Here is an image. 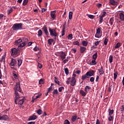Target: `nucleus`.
<instances>
[{
	"label": "nucleus",
	"instance_id": "nucleus-1",
	"mask_svg": "<svg viewBox=\"0 0 124 124\" xmlns=\"http://www.w3.org/2000/svg\"><path fill=\"white\" fill-rule=\"evenodd\" d=\"M28 42H29V40H28V39H25L24 41H23L22 39H19L15 41V45H16V46H17L18 48H19L20 50H22L23 47H25V46L27 45Z\"/></svg>",
	"mask_w": 124,
	"mask_h": 124
},
{
	"label": "nucleus",
	"instance_id": "nucleus-2",
	"mask_svg": "<svg viewBox=\"0 0 124 124\" xmlns=\"http://www.w3.org/2000/svg\"><path fill=\"white\" fill-rule=\"evenodd\" d=\"M12 29L13 31H21V30H23V23H15L14 24L12 27Z\"/></svg>",
	"mask_w": 124,
	"mask_h": 124
},
{
	"label": "nucleus",
	"instance_id": "nucleus-3",
	"mask_svg": "<svg viewBox=\"0 0 124 124\" xmlns=\"http://www.w3.org/2000/svg\"><path fill=\"white\" fill-rule=\"evenodd\" d=\"M11 55L14 57H17L20 55V48L18 47L17 49L16 48H13L11 49Z\"/></svg>",
	"mask_w": 124,
	"mask_h": 124
},
{
	"label": "nucleus",
	"instance_id": "nucleus-4",
	"mask_svg": "<svg viewBox=\"0 0 124 124\" xmlns=\"http://www.w3.org/2000/svg\"><path fill=\"white\" fill-rule=\"evenodd\" d=\"M66 83L67 84V85H69L70 83L71 86L74 87V86L76 85V79L75 78H69L67 79Z\"/></svg>",
	"mask_w": 124,
	"mask_h": 124
},
{
	"label": "nucleus",
	"instance_id": "nucleus-5",
	"mask_svg": "<svg viewBox=\"0 0 124 124\" xmlns=\"http://www.w3.org/2000/svg\"><path fill=\"white\" fill-rule=\"evenodd\" d=\"M93 74H94V71L93 70L89 71L84 76H82V78H89V77L93 76Z\"/></svg>",
	"mask_w": 124,
	"mask_h": 124
},
{
	"label": "nucleus",
	"instance_id": "nucleus-6",
	"mask_svg": "<svg viewBox=\"0 0 124 124\" xmlns=\"http://www.w3.org/2000/svg\"><path fill=\"white\" fill-rule=\"evenodd\" d=\"M48 29L51 36H54V37H57V36H58V33L56 32L55 29H51L50 28H49Z\"/></svg>",
	"mask_w": 124,
	"mask_h": 124
},
{
	"label": "nucleus",
	"instance_id": "nucleus-7",
	"mask_svg": "<svg viewBox=\"0 0 124 124\" xmlns=\"http://www.w3.org/2000/svg\"><path fill=\"white\" fill-rule=\"evenodd\" d=\"M15 92H19V93H22V89H21V87L20 86V82H18L16 84V85L15 87Z\"/></svg>",
	"mask_w": 124,
	"mask_h": 124
},
{
	"label": "nucleus",
	"instance_id": "nucleus-8",
	"mask_svg": "<svg viewBox=\"0 0 124 124\" xmlns=\"http://www.w3.org/2000/svg\"><path fill=\"white\" fill-rule=\"evenodd\" d=\"M15 102L16 104H17V100L19 99L20 98V95H19V93H18V91H15Z\"/></svg>",
	"mask_w": 124,
	"mask_h": 124
},
{
	"label": "nucleus",
	"instance_id": "nucleus-9",
	"mask_svg": "<svg viewBox=\"0 0 124 124\" xmlns=\"http://www.w3.org/2000/svg\"><path fill=\"white\" fill-rule=\"evenodd\" d=\"M42 30L44 31L45 34L46 36L49 35V32H48V29H47V27L46 25H44V26L42 28Z\"/></svg>",
	"mask_w": 124,
	"mask_h": 124
},
{
	"label": "nucleus",
	"instance_id": "nucleus-10",
	"mask_svg": "<svg viewBox=\"0 0 124 124\" xmlns=\"http://www.w3.org/2000/svg\"><path fill=\"white\" fill-rule=\"evenodd\" d=\"M50 16L53 20L56 19V10L50 12Z\"/></svg>",
	"mask_w": 124,
	"mask_h": 124
},
{
	"label": "nucleus",
	"instance_id": "nucleus-11",
	"mask_svg": "<svg viewBox=\"0 0 124 124\" xmlns=\"http://www.w3.org/2000/svg\"><path fill=\"white\" fill-rule=\"evenodd\" d=\"M16 63H17V60L12 58L11 60V62L10 63V65L11 66H14L15 64H16Z\"/></svg>",
	"mask_w": 124,
	"mask_h": 124
},
{
	"label": "nucleus",
	"instance_id": "nucleus-12",
	"mask_svg": "<svg viewBox=\"0 0 124 124\" xmlns=\"http://www.w3.org/2000/svg\"><path fill=\"white\" fill-rule=\"evenodd\" d=\"M66 57V54L64 52H62L60 55V58H61L62 61H63Z\"/></svg>",
	"mask_w": 124,
	"mask_h": 124
},
{
	"label": "nucleus",
	"instance_id": "nucleus-13",
	"mask_svg": "<svg viewBox=\"0 0 124 124\" xmlns=\"http://www.w3.org/2000/svg\"><path fill=\"white\" fill-rule=\"evenodd\" d=\"M8 119V116H7V115H4L2 116L0 115V120L7 121Z\"/></svg>",
	"mask_w": 124,
	"mask_h": 124
},
{
	"label": "nucleus",
	"instance_id": "nucleus-14",
	"mask_svg": "<svg viewBox=\"0 0 124 124\" xmlns=\"http://www.w3.org/2000/svg\"><path fill=\"white\" fill-rule=\"evenodd\" d=\"M36 119H37V116H36V115H35L34 114L32 116L29 117L28 121H32V120H36Z\"/></svg>",
	"mask_w": 124,
	"mask_h": 124
},
{
	"label": "nucleus",
	"instance_id": "nucleus-15",
	"mask_svg": "<svg viewBox=\"0 0 124 124\" xmlns=\"http://www.w3.org/2000/svg\"><path fill=\"white\" fill-rule=\"evenodd\" d=\"M65 25H66V22H65L63 25V29L62 31V35L63 36L65 34Z\"/></svg>",
	"mask_w": 124,
	"mask_h": 124
},
{
	"label": "nucleus",
	"instance_id": "nucleus-16",
	"mask_svg": "<svg viewBox=\"0 0 124 124\" xmlns=\"http://www.w3.org/2000/svg\"><path fill=\"white\" fill-rule=\"evenodd\" d=\"M87 48L85 46H80V51L81 54H83L84 52H86Z\"/></svg>",
	"mask_w": 124,
	"mask_h": 124
},
{
	"label": "nucleus",
	"instance_id": "nucleus-17",
	"mask_svg": "<svg viewBox=\"0 0 124 124\" xmlns=\"http://www.w3.org/2000/svg\"><path fill=\"white\" fill-rule=\"evenodd\" d=\"M92 89V87H90L89 85L86 86L85 87V92L86 93H88L90 91V90Z\"/></svg>",
	"mask_w": 124,
	"mask_h": 124
},
{
	"label": "nucleus",
	"instance_id": "nucleus-18",
	"mask_svg": "<svg viewBox=\"0 0 124 124\" xmlns=\"http://www.w3.org/2000/svg\"><path fill=\"white\" fill-rule=\"evenodd\" d=\"M109 3H110L111 5H117L118 4V2L114 0H109Z\"/></svg>",
	"mask_w": 124,
	"mask_h": 124
},
{
	"label": "nucleus",
	"instance_id": "nucleus-19",
	"mask_svg": "<svg viewBox=\"0 0 124 124\" xmlns=\"http://www.w3.org/2000/svg\"><path fill=\"white\" fill-rule=\"evenodd\" d=\"M23 63V60L21 59H18L17 60V65L18 67H20Z\"/></svg>",
	"mask_w": 124,
	"mask_h": 124
},
{
	"label": "nucleus",
	"instance_id": "nucleus-20",
	"mask_svg": "<svg viewBox=\"0 0 124 124\" xmlns=\"http://www.w3.org/2000/svg\"><path fill=\"white\" fill-rule=\"evenodd\" d=\"M119 16L120 20L124 21V14L123 13H120Z\"/></svg>",
	"mask_w": 124,
	"mask_h": 124
},
{
	"label": "nucleus",
	"instance_id": "nucleus-21",
	"mask_svg": "<svg viewBox=\"0 0 124 124\" xmlns=\"http://www.w3.org/2000/svg\"><path fill=\"white\" fill-rule=\"evenodd\" d=\"M96 61L95 59H93L92 61V63L90 62L88 64H90V65H95L96 64V63L95 62Z\"/></svg>",
	"mask_w": 124,
	"mask_h": 124
},
{
	"label": "nucleus",
	"instance_id": "nucleus-22",
	"mask_svg": "<svg viewBox=\"0 0 124 124\" xmlns=\"http://www.w3.org/2000/svg\"><path fill=\"white\" fill-rule=\"evenodd\" d=\"M77 120V115H74L72 117L71 121L73 122V123H74V122H76V121Z\"/></svg>",
	"mask_w": 124,
	"mask_h": 124
},
{
	"label": "nucleus",
	"instance_id": "nucleus-23",
	"mask_svg": "<svg viewBox=\"0 0 124 124\" xmlns=\"http://www.w3.org/2000/svg\"><path fill=\"white\" fill-rule=\"evenodd\" d=\"M79 93L81 94V95L82 96H86V94H87V93L85 92L83 90H80L79 91Z\"/></svg>",
	"mask_w": 124,
	"mask_h": 124
},
{
	"label": "nucleus",
	"instance_id": "nucleus-24",
	"mask_svg": "<svg viewBox=\"0 0 124 124\" xmlns=\"http://www.w3.org/2000/svg\"><path fill=\"white\" fill-rule=\"evenodd\" d=\"M73 17V12H70L69 13V20H72V18Z\"/></svg>",
	"mask_w": 124,
	"mask_h": 124
},
{
	"label": "nucleus",
	"instance_id": "nucleus-25",
	"mask_svg": "<svg viewBox=\"0 0 124 124\" xmlns=\"http://www.w3.org/2000/svg\"><path fill=\"white\" fill-rule=\"evenodd\" d=\"M53 42H54V40L52 38L49 39L47 41V43L49 45H52V43H53Z\"/></svg>",
	"mask_w": 124,
	"mask_h": 124
},
{
	"label": "nucleus",
	"instance_id": "nucleus-26",
	"mask_svg": "<svg viewBox=\"0 0 124 124\" xmlns=\"http://www.w3.org/2000/svg\"><path fill=\"white\" fill-rule=\"evenodd\" d=\"M114 114V109H108V116H112V114Z\"/></svg>",
	"mask_w": 124,
	"mask_h": 124
},
{
	"label": "nucleus",
	"instance_id": "nucleus-27",
	"mask_svg": "<svg viewBox=\"0 0 124 124\" xmlns=\"http://www.w3.org/2000/svg\"><path fill=\"white\" fill-rule=\"evenodd\" d=\"M109 23L110 24V26H112L114 24V17H111L109 21Z\"/></svg>",
	"mask_w": 124,
	"mask_h": 124
},
{
	"label": "nucleus",
	"instance_id": "nucleus-28",
	"mask_svg": "<svg viewBox=\"0 0 124 124\" xmlns=\"http://www.w3.org/2000/svg\"><path fill=\"white\" fill-rule=\"evenodd\" d=\"M88 41H82V44L83 46H88Z\"/></svg>",
	"mask_w": 124,
	"mask_h": 124
},
{
	"label": "nucleus",
	"instance_id": "nucleus-29",
	"mask_svg": "<svg viewBox=\"0 0 124 124\" xmlns=\"http://www.w3.org/2000/svg\"><path fill=\"white\" fill-rule=\"evenodd\" d=\"M92 58L93 59V60H96V59H97V52H96L92 56Z\"/></svg>",
	"mask_w": 124,
	"mask_h": 124
},
{
	"label": "nucleus",
	"instance_id": "nucleus-30",
	"mask_svg": "<svg viewBox=\"0 0 124 124\" xmlns=\"http://www.w3.org/2000/svg\"><path fill=\"white\" fill-rule=\"evenodd\" d=\"M43 32H42V30H39L38 31V37H40L42 35Z\"/></svg>",
	"mask_w": 124,
	"mask_h": 124
},
{
	"label": "nucleus",
	"instance_id": "nucleus-31",
	"mask_svg": "<svg viewBox=\"0 0 124 124\" xmlns=\"http://www.w3.org/2000/svg\"><path fill=\"white\" fill-rule=\"evenodd\" d=\"M121 43L118 42L116 44L114 48H115V49H118V48H120V47H121Z\"/></svg>",
	"mask_w": 124,
	"mask_h": 124
},
{
	"label": "nucleus",
	"instance_id": "nucleus-32",
	"mask_svg": "<svg viewBox=\"0 0 124 124\" xmlns=\"http://www.w3.org/2000/svg\"><path fill=\"white\" fill-rule=\"evenodd\" d=\"M99 73H100V74H103L104 73V71H103V67H101L100 69L99 70Z\"/></svg>",
	"mask_w": 124,
	"mask_h": 124
},
{
	"label": "nucleus",
	"instance_id": "nucleus-33",
	"mask_svg": "<svg viewBox=\"0 0 124 124\" xmlns=\"http://www.w3.org/2000/svg\"><path fill=\"white\" fill-rule=\"evenodd\" d=\"M7 12L8 15H10L11 13H12V12H13V9L12 8H11L10 9L8 10Z\"/></svg>",
	"mask_w": 124,
	"mask_h": 124
},
{
	"label": "nucleus",
	"instance_id": "nucleus-34",
	"mask_svg": "<svg viewBox=\"0 0 124 124\" xmlns=\"http://www.w3.org/2000/svg\"><path fill=\"white\" fill-rule=\"evenodd\" d=\"M102 30V28H101V27L98 28L97 30H96V32L97 33H99V34H100V32H101V30Z\"/></svg>",
	"mask_w": 124,
	"mask_h": 124
},
{
	"label": "nucleus",
	"instance_id": "nucleus-35",
	"mask_svg": "<svg viewBox=\"0 0 124 124\" xmlns=\"http://www.w3.org/2000/svg\"><path fill=\"white\" fill-rule=\"evenodd\" d=\"M17 100H19L18 104L19 105H22L23 104V103H24V99H20V100L18 99Z\"/></svg>",
	"mask_w": 124,
	"mask_h": 124
},
{
	"label": "nucleus",
	"instance_id": "nucleus-36",
	"mask_svg": "<svg viewBox=\"0 0 124 124\" xmlns=\"http://www.w3.org/2000/svg\"><path fill=\"white\" fill-rule=\"evenodd\" d=\"M74 45H76L77 46H80V43L78 41H75L73 42Z\"/></svg>",
	"mask_w": 124,
	"mask_h": 124
},
{
	"label": "nucleus",
	"instance_id": "nucleus-37",
	"mask_svg": "<svg viewBox=\"0 0 124 124\" xmlns=\"http://www.w3.org/2000/svg\"><path fill=\"white\" fill-rule=\"evenodd\" d=\"M109 62L110 63L113 62V56L112 55H110L109 57Z\"/></svg>",
	"mask_w": 124,
	"mask_h": 124
},
{
	"label": "nucleus",
	"instance_id": "nucleus-38",
	"mask_svg": "<svg viewBox=\"0 0 124 124\" xmlns=\"http://www.w3.org/2000/svg\"><path fill=\"white\" fill-rule=\"evenodd\" d=\"M28 2H29V0H24L22 3L23 5H27L28 4Z\"/></svg>",
	"mask_w": 124,
	"mask_h": 124
},
{
	"label": "nucleus",
	"instance_id": "nucleus-39",
	"mask_svg": "<svg viewBox=\"0 0 124 124\" xmlns=\"http://www.w3.org/2000/svg\"><path fill=\"white\" fill-rule=\"evenodd\" d=\"M64 71L66 75H68V74H69V70H68V68H65L64 69Z\"/></svg>",
	"mask_w": 124,
	"mask_h": 124
},
{
	"label": "nucleus",
	"instance_id": "nucleus-40",
	"mask_svg": "<svg viewBox=\"0 0 124 124\" xmlns=\"http://www.w3.org/2000/svg\"><path fill=\"white\" fill-rule=\"evenodd\" d=\"M108 41H109V40L107 38H105L104 41V44L105 45H107L108 43Z\"/></svg>",
	"mask_w": 124,
	"mask_h": 124
},
{
	"label": "nucleus",
	"instance_id": "nucleus-41",
	"mask_svg": "<svg viewBox=\"0 0 124 124\" xmlns=\"http://www.w3.org/2000/svg\"><path fill=\"white\" fill-rule=\"evenodd\" d=\"M73 38V35L72 34H70L68 36V39L71 40Z\"/></svg>",
	"mask_w": 124,
	"mask_h": 124
},
{
	"label": "nucleus",
	"instance_id": "nucleus-42",
	"mask_svg": "<svg viewBox=\"0 0 124 124\" xmlns=\"http://www.w3.org/2000/svg\"><path fill=\"white\" fill-rule=\"evenodd\" d=\"M114 120V116H112V115H109L108 117V121L109 122H112Z\"/></svg>",
	"mask_w": 124,
	"mask_h": 124
},
{
	"label": "nucleus",
	"instance_id": "nucleus-43",
	"mask_svg": "<svg viewBox=\"0 0 124 124\" xmlns=\"http://www.w3.org/2000/svg\"><path fill=\"white\" fill-rule=\"evenodd\" d=\"M37 114H38V115H41L42 114V110H41V109H38L37 111Z\"/></svg>",
	"mask_w": 124,
	"mask_h": 124
},
{
	"label": "nucleus",
	"instance_id": "nucleus-44",
	"mask_svg": "<svg viewBox=\"0 0 124 124\" xmlns=\"http://www.w3.org/2000/svg\"><path fill=\"white\" fill-rule=\"evenodd\" d=\"M39 84H40V85L41 84H44V79H43V78L40 79V80L39 81Z\"/></svg>",
	"mask_w": 124,
	"mask_h": 124
},
{
	"label": "nucleus",
	"instance_id": "nucleus-45",
	"mask_svg": "<svg viewBox=\"0 0 124 124\" xmlns=\"http://www.w3.org/2000/svg\"><path fill=\"white\" fill-rule=\"evenodd\" d=\"M54 81H55V83H56L58 85H60V81H59V80H58V78H55L54 79Z\"/></svg>",
	"mask_w": 124,
	"mask_h": 124
},
{
	"label": "nucleus",
	"instance_id": "nucleus-46",
	"mask_svg": "<svg viewBox=\"0 0 124 124\" xmlns=\"http://www.w3.org/2000/svg\"><path fill=\"white\" fill-rule=\"evenodd\" d=\"M31 44H32V42H29V43H27V45L25 46H26V47L31 46Z\"/></svg>",
	"mask_w": 124,
	"mask_h": 124
},
{
	"label": "nucleus",
	"instance_id": "nucleus-47",
	"mask_svg": "<svg viewBox=\"0 0 124 124\" xmlns=\"http://www.w3.org/2000/svg\"><path fill=\"white\" fill-rule=\"evenodd\" d=\"M95 37L97 38H100L101 37V35H99V33H96L95 34Z\"/></svg>",
	"mask_w": 124,
	"mask_h": 124
},
{
	"label": "nucleus",
	"instance_id": "nucleus-48",
	"mask_svg": "<svg viewBox=\"0 0 124 124\" xmlns=\"http://www.w3.org/2000/svg\"><path fill=\"white\" fill-rule=\"evenodd\" d=\"M58 93H59V92H58V90L55 89V90H54L53 91V92L52 93H53V94H58Z\"/></svg>",
	"mask_w": 124,
	"mask_h": 124
},
{
	"label": "nucleus",
	"instance_id": "nucleus-49",
	"mask_svg": "<svg viewBox=\"0 0 124 124\" xmlns=\"http://www.w3.org/2000/svg\"><path fill=\"white\" fill-rule=\"evenodd\" d=\"M121 113L122 114H124V112H124V106L123 105L122 106V107L121 108Z\"/></svg>",
	"mask_w": 124,
	"mask_h": 124
},
{
	"label": "nucleus",
	"instance_id": "nucleus-50",
	"mask_svg": "<svg viewBox=\"0 0 124 124\" xmlns=\"http://www.w3.org/2000/svg\"><path fill=\"white\" fill-rule=\"evenodd\" d=\"M0 62H5V57L4 56L2 57L0 59Z\"/></svg>",
	"mask_w": 124,
	"mask_h": 124
},
{
	"label": "nucleus",
	"instance_id": "nucleus-51",
	"mask_svg": "<svg viewBox=\"0 0 124 124\" xmlns=\"http://www.w3.org/2000/svg\"><path fill=\"white\" fill-rule=\"evenodd\" d=\"M33 50L35 52H36V51H38V50H39V47H37V46H36L33 48Z\"/></svg>",
	"mask_w": 124,
	"mask_h": 124
},
{
	"label": "nucleus",
	"instance_id": "nucleus-52",
	"mask_svg": "<svg viewBox=\"0 0 124 124\" xmlns=\"http://www.w3.org/2000/svg\"><path fill=\"white\" fill-rule=\"evenodd\" d=\"M106 16V12H104V13L103 15H101V16H100V18H104V16Z\"/></svg>",
	"mask_w": 124,
	"mask_h": 124
},
{
	"label": "nucleus",
	"instance_id": "nucleus-53",
	"mask_svg": "<svg viewBox=\"0 0 124 124\" xmlns=\"http://www.w3.org/2000/svg\"><path fill=\"white\" fill-rule=\"evenodd\" d=\"M108 92H109V93H111V92H112V86H110L108 87Z\"/></svg>",
	"mask_w": 124,
	"mask_h": 124
},
{
	"label": "nucleus",
	"instance_id": "nucleus-54",
	"mask_svg": "<svg viewBox=\"0 0 124 124\" xmlns=\"http://www.w3.org/2000/svg\"><path fill=\"white\" fill-rule=\"evenodd\" d=\"M64 124H70V122H69V121H68V120H66L64 122Z\"/></svg>",
	"mask_w": 124,
	"mask_h": 124
},
{
	"label": "nucleus",
	"instance_id": "nucleus-55",
	"mask_svg": "<svg viewBox=\"0 0 124 124\" xmlns=\"http://www.w3.org/2000/svg\"><path fill=\"white\" fill-rule=\"evenodd\" d=\"M52 90H53V87H52V86H50L49 88H48L47 92L50 93V92H51Z\"/></svg>",
	"mask_w": 124,
	"mask_h": 124
},
{
	"label": "nucleus",
	"instance_id": "nucleus-56",
	"mask_svg": "<svg viewBox=\"0 0 124 124\" xmlns=\"http://www.w3.org/2000/svg\"><path fill=\"white\" fill-rule=\"evenodd\" d=\"M63 89H64V87L62 86L59 88L58 91H59V92H62V90H63Z\"/></svg>",
	"mask_w": 124,
	"mask_h": 124
},
{
	"label": "nucleus",
	"instance_id": "nucleus-57",
	"mask_svg": "<svg viewBox=\"0 0 124 124\" xmlns=\"http://www.w3.org/2000/svg\"><path fill=\"white\" fill-rule=\"evenodd\" d=\"M96 5H97L98 8H100V7H101V6H102V4H101V3H98V4H97Z\"/></svg>",
	"mask_w": 124,
	"mask_h": 124
},
{
	"label": "nucleus",
	"instance_id": "nucleus-58",
	"mask_svg": "<svg viewBox=\"0 0 124 124\" xmlns=\"http://www.w3.org/2000/svg\"><path fill=\"white\" fill-rule=\"evenodd\" d=\"M117 77H118V73L116 72L114 73V78H117Z\"/></svg>",
	"mask_w": 124,
	"mask_h": 124
},
{
	"label": "nucleus",
	"instance_id": "nucleus-59",
	"mask_svg": "<svg viewBox=\"0 0 124 124\" xmlns=\"http://www.w3.org/2000/svg\"><path fill=\"white\" fill-rule=\"evenodd\" d=\"M89 18H90V19H93L94 16L90 15L89 16Z\"/></svg>",
	"mask_w": 124,
	"mask_h": 124
},
{
	"label": "nucleus",
	"instance_id": "nucleus-60",
	"mask_svg": "<svg viewBox=\"0 0 124 124\" xmlns=\"http://www.w3.org/2000/svg\"><path fill=\"white\" fill-rule=\"evenodd\" d=\"M99 43H100V41H96L95 42V46H97V45H99Z\"/></svg>",
	"mask_w": 124,
	"mask_h": 124
},
{
	"label": "nucleus",
	"instance_id": "nucleus-61",
	"mask_svg": "<svg viewBox=\"0 0 124 124\" xmlns=\"http://www.w3.org/2000/svg\"><path fill=\"white\" fill-rule=\"evenodd\" d=\"M38 67L40 68V69H41L42 68V65L39 63L38 64Z\"/></svg>",
	"mask_w": 124,
	"mask_h": 124
},
{
	"label": "nucleus",
	"instance_id": "nucleus-62",
	"mask_svg": "<svg viewBox=\"0 0 124 124\" xmlns=\"http://www.w3.org/2000/svg\"><path fill=\"white\" fill-rule=\"evenodd\" d=\"M71 51H72V53H76V52H77V50H76V49L75 48H73L71 49Z\"/></svg>",
	"mask_w": 124,
	"mask_h": 124
},
{
	"label": "nucleus",
	"instance_id": "nucleus-63",
	"mask_svg": "<svg viewBox=\"0 0 124 124\" xmlns=\"http://www.w3.org/2000/svg\"><path fill=\"white\" fill-rule=\"evenodd\" d=\"M95 124H101L100 123V121L99 120V119H97L96 120V122Z\"/></svg>",
	"mask_w": 124,
	"mask_h": 124
},
{
	"label": "nucleus",
	"instance_id": "nucleus-64",
	"mask_svg": "<svg viewBox=\"0 0 124 124\" xmlns=\"http://www.w3.org/2000/svg\"><path fill=\"white\" fill-rule=\"evenodd\" d=\"M68 62V60L67 59H65L63 60V63H66Z\"/></svg>",
	"mask_w": 124,
	"mask_h": 124
}]
</instances>
